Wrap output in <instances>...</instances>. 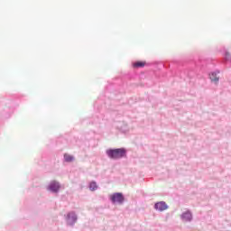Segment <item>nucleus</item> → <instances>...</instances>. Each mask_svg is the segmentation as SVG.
<instances>
[{
	"label": "nucleus",
	"mask_w": 231,
	"mask_h": 231,
	"mask_svg": "<svg viewBox=\"0 0 231 231\" xmlns=\"http://www.w3.org/2000/svg\"><path fill=\"white\" fill-rule=\"evenodd\" d=\"M106 154L112 160H120V158H124L125 156L126 151L124 148L109 149L106 150Z\"/></svg>",
	"instance_id": "f257e3e1"
},
{
	"label": "nucleus",
	"mask_w": 231,
	"mask_h": 231,
	"mask_svg": "<svg viewBox=\"0 0 231 231\" xmlns=\"http://www.w3.org/2000/svg\"><path fill=\"white\" fill-rule=\"evenodd\" d=\"M110 199L114 203H124V195L122 193H114L110 196Z\"/></svg>",
	"instance_id": "f03ea898"
},
{
	"label": "nucleus",
	"mask_w": 231,
	"mask_h": 231,
	"mask_svg": "<svg viewBox=\"0 0 231 231\" xmlns=\"http://www.w3.org/2000/svg\"><path fill=\"white\" fill-rule=\"evenodd\" d=\"M59 189H60V184L57 181H51L48 187V190H51V192H59Z\"/></svg>",
	"instance_id": "7ed1b4c3"
},
{
	"label": "nucleus",
	"mask_w": 231,
	"mask_h": 231,
	"mask_svg": "<svg viewBox=\"0 0 231 231\" xmlns=\"http://www.w3.org/2000/svg\"><path fill=\"white\" fill-rule=\"evenodd\" d=\"M156 210H160V212H163V210H167V204L165 202H158L154 206Z\"/></svg>",
	"instance_id": "20e7f679"
},
{
	"label": "nucleus",
	"mask_w": 231,
	"mask_h": 231,
	"mask_svg": "<svg viewBox=\"0 0 231 231\" xmlns=\"http://www.w3.org/2000/svg\"><path fill=\"white\" fill-rule=\"evenodd\" d=\"M182 219L184 221H191L192 220V214L190 212H186L182 214Z\"/></svg>",
	"instance_id": "39448f33"
},
{
	"label": "nucleus",
	"mask_w": 231,
	"mask_h": 231,
	"mask_svg": "<svg viewBox=\"0 0 231 231\" xmlns=\"http://www.w3.org/2000/svg\"><path fill=\"white\" fill-rule=\"evenodd\" d=\"M209 79L210 80H212V82H219V78L217 77V74L214 72L209 75Z\"/></svg>",
	"instance_id": "423d86ee"
},
{
	"label": "nucleus",
	"mask_w": 231,
	"mask_h": 231,
	"mask_svg": "<svg viewBox=\"0 0 231 231\" xmlns=\"http://www.w3.org/2000/svg\"><path fill=\"white\" fill-rule=\"evenodd\" d=\"M145 66V61H136L133 64L134 68H143Z\"/></svg>",
	"instance_id": "0eeeda50"
},
{
	"label": "nucleus",
	"mask_w": 231,
	"mask_h": 231,
	"mask_svg": "<svg viewBox=\"0 0 231 231\" xmlns=\"http://www.w3.org/2000/svg\"><path fill=\"white\" fill-rule=\"evenodd\" d=\"M64 160H65V162H73V160H75V157H73V155H69L68 153H65L64 154Z\"/></svg>",
	"instance_id": "6e6552de"
},
{
	"label": "nucleus",
	"mask_w": 231,
	"mask_h": 231,
	"mask_svg": "<svg viewBox=\"0 0 231 231\" xmlns=\"http://www.w3.org/2000/svg\"><path fill=\"white\" fill-rule=\"evenodd\" d=\"M69 221H77V215L75 213H69L68 215Z\"/></svg>",
	"instance_id": "1a4fd4ad"
},
{
	"label": "nucleus",
	"mask_w": 231,
	"mask_h": 231,
	"mask_svg": "<svg viewBox=\"0 0 231 231\" xmlns=\"http://www.w3.org/2000/svg\"><path fill=\"white\" fill-rule=\"evenodd\" d=\"M89 189L92 191L97 190V182H91L90 185H89Z\"/></svg>",
	"instance_id": "9d476101"
}]
</instances>
